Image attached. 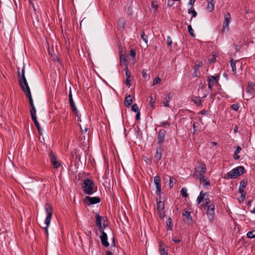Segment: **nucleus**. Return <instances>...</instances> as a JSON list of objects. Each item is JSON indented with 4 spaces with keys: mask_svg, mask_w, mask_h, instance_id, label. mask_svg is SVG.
Returning a JSON list of instances; mask_svg holds the SVG:
<instances>
[{
    "mask_svg": "<svg viewBox=\"0 0 255 255\" xmlns=\"http://www.w3.org/2000/svg\"><path fill=\"white\" fill-rule=\"evenodd\" d=\"M154 102H155L154 99L153 98L152 96H150V100L149 101V105L150 106V107L152 109L154 108Z\"/></svg>",
    "mask_w": 255,
    "mask_h": 255,
    "instance_id": "37",
    "label": "nucleus"
},
{
    "mask_svg": "<svg viewBox=\"0 0 255 255\" xmlns=\"http://www.w3.org/2000/svg\"><path fill=\"white\" fill-rule=\"evenodd\" d=\"M174 96V93L172 92H169L164 98L163 102L164 106L166 107H169V102Z\"/></svg>",
    "mask_w": 255,
    "mask_h": 255,
    "instance_id": "17",
    "label": "nucleus"
},
{
    "mask_svg": "<svg viewBox=\"0 0 255 255\" xmlns=\"http://www.w3.org/2000/svg\"><path fill=\"white\" fill-rule=\"evenodd\" d=\"M193 101L197 106L202 105V99L199 97H194L193 98Z\"/></svg>",
    "mask_w": 255,
    "mask_h": 255,
    "instance_id": "27",
    "label": "nucleus"
},
{
    "mask_svg": "<svg viewBox=\"0 0 255 255\" xmlns=\"http://www.w3.org/2000/svg\"><path fill=\"white\" fill-rule=\"evenodd\" d=\"M159 252L160 255H168L167 247L162 242L159 245Z\"/></svg>",
    "mask_w": 255,
    "mask_h": 255,
    "instance_id": "15",
    "label": "nucleus"
},
{
    "mask_svg": "<svg viewBox=\"0 0 255 255\" xmlns=\"http://www.w3.org/2000/svg\"><path fill=\"white\" fill-rule=\"evenodd\" d=\"M216 58H212L210 59V61L211 62H214L215 61Z\"/></svg>",
    "mask_w": 255,
    "mask_h": 255,
    "instance_id": "64",
    "label": "nucleus"
},
{
    "mask_svg": "<svg viewBox=\"0 0 255 255\" xmlns=\"http://www.w3.org/2000/svg\"><path fill=\"white\" fill-rule=\"evenodd\" d=\"M166 225L168 227L167 230L170 231L172 230L173 224L171 218H169V219L167 220Z\"/></svg>",
    "mask_w": 255,
    "mask_h": 255,
    "instance_id": "30",
    "label": "nucleus"
},
{
    "mask_svg": "<svg viewBox=\"0 0 255 255\" xmlns=\"http://www.w3.org/2000/svg\"><path fill=\"white\" fill-rule=\"evenodd\" d=\"M140 37L142 38V39L145 42V43L147 44L148 41L147 36L145 34L144 31L141 32Z\"/></svg>",
    "mask_w": 255,
    "mask_h": 255,
    "instance_id": "34",
    "label": "nucleus"
},
{
    "mask_svg": "<svg viewBox=\"0 0 255 255\" xmlns=\"http://www.w3.org/2000/svg\"><path fill=\"white\" fill-rule=\"evenodd\" d=\"M208 195L207 193H203V191H201L200 193L199 196L197 197V204H200L205 199V196Z\"/></svg>",
    "mask_w": 255,
    "mask_h": 255,
    "instance_id": "22",
    "label": "nucleus"
},
{
    "mask_svg": "<svg viewBox=\"0 0 255 255\" xmlns=\"http://www.w3.org/2000/svg\"><path fill=\"white\" fill-rule=\"evenodd\" d=\"M164 209V202L159 201L157 203V211L163 210Z\"/></svg>",
    "mask_w": 255,
    "mask_h": 255,
    "instance_id": "29",
    "label": "nucleus"
},
{
    "mask_svg": "<svg viewBox=\"0 0 255 255\" xmlns=\"http://www.w3.org/2000/svg\"><path fill=\"white\" fill-rule=\"evenodd\" d=\"M204 203L203 206L205 207V208H207V206H209V203H210V200L208 198H205L204 200Z\"/></svg>",
    "mask_w": 255,
    "mask_h": 255,
    "instance_id": "35",
    "label": "nucleus"
},
{
    "mask_svg": "<svg viewBox=\"0 0 255 255\" xmlns=\"http://www.w3.org/2000/svg\"><path fill=\"white\" fill-rule=\"evenodd\" d=\"M239 192L241 194V199L242 201H244L245 199L246 195V192L245 191V189L241 188L239 187Z\"/></svg>",
    "mask_w": 255,
    "mask_h": 255,
    "instance_id": "31",
    "label": "nucleus"
},
{
    "mask_svg": "<svg viewBox=\"0 0 255 255\" xmlns=\"http://www.w3.org/2000/svg\"><path fill=\"white\" fill-rule=\"evenodd\" d=\"M151 7L153 8H154L155 10H156L157 9V7H158V5L157 4H155L154 2H152V4H151Z\"/></svg>",
    "mask_w": 255,
    "mask_h": 255,
    "instance_id": "52",
    "label": "nucleus"
},
{
    "mask_svg": "<svg viewBox=\"0 0 255 255\" xmlns=\"http://www.w3.org/2000/svg\"><path fill=\"white\" fill-rule=\"evenodd\" d=\"M193 133L196 132L198 130L197 126H195V124H194L193 125Z\"/></svg>",
    "mask_w": 255,
    "mask_h": 255,
    "instance_id": "57",
    "label": "nucleus"
},
{
    "mask_svg": "<svg viewBox=\"0 0 255 255\" xmlns=\"http://www.w3.org/2000/svg\"><path fill=\"white\" fill-rule=\"evenodd\" d=\"M248 184V180H242L240 183V187L241 188L245 189Z\"/></svg>",
    "mask_w": 255,
    "mask_h": 255,
    "instance_id": "33",
    "label": "nucleus"
},
{
    "mask_svg": "<svg viewBox=\"0 0 255 255\" xmlns=\"http://www.w3.org/2000/svg\"><path fill=\"white\" fill-rule=\"evenodd\" d=\"M83 202L87 205H94L100 203L101 198L99 197H90L88 196L83 199Z\"/></svg>",
    "mask_w": 255,
    "mask_h": 255,
    "instance_id": "6",
    "label": "nucleus"
},
{
    "mask_svg": "<svg viewBox=\"0 0 255 255\" xmlns=\"http://www.w3.org/2000/svg\"><path fill=\"white\" fill-rule=\"evenodd\" d=\"M161 81V79L159 77H156L154 79L153 81V86H154L158 83H159Z\"/></svg>",
    "mask_w": 255,
    "mask_h": 255,
    "instance_id": "46",
    "label": "nucleus"
},
{
    "mask_svg": "<svg viewBox=\"0 0 255 255\" xmlns=\"http://www.w3.org/2000/svg\"><path fill=\"white\" fill-rule=\"evenodd\" d=\"M29 105H30V115L31 116V118L36 117V109L34 106L33 102L32 101L31 102H29Z\"/></svg>",
    "mask_w": 255,
    "mask_h": 255,
    "instance_id": "21",
    "label": "nucleus"
},
{
    "mask_svg": "<svg viewBox=\"0 0 255 255\" xmlns=\"http://www.w3.org/2000/svg\"><path fill=\"white\" fill-rule=\"evenodd\" d=\"M135 118L137 120H140V112H137V114L135 116Z\"/></svg>",
    "mask_w": 255,
    "mask_h": 255,
    "instance_id": "59",
    "label": "nucleus"
},
{
    "mask_svg": "<svg viewBox=\"0 0 255 255\" xmlns=\"http://www.w3.org/2000/svg\"><path fill=\"white\" fill-rule=\"evenodd\" d=\"M208 86L209 89H211L212 87V86H213V85H211V84H210V83H208Z\"/></svg>",
    "mask_w": 255,
    "mask_h": 255,
    "instance_id": "63",
    "label": "nucleus"
},
{
    "mask_svg": "<svg viewBox=\"0 0 255 255\" xmlns=\"http://www.w3.org/2000/svg\"><path fill=\"white\" fill-rule=\"evenodd\" d=\"M120 61L123 64H127V57L125 55H121L120 56Z\"/></svg>",
    "mask_w": 255,
    "mask_h": 255,
    "instance_id": "36",
    "label": "nucleus"
},
{
    "mask_svg": "<svg viewBox=\"0 0 255 255\" xmlns=\"http://www.w3.org/2000/svg\"><path fill=\"white\" fill-rule=\"evenodd\" d=\"M19 79V84L22 90L25 93L26 98L29 100V103L33 101L30 88L28 86L26 78L25 77L24 66L23 67L21 75L20 74L19 68H17Z\"/></svg>",
    "mask_w": 255,
    "mask_h": 255,
    "instance_id": "1",
    "label": "nucleus"
},
{
    "mask_svg": "<svg viewBox=\"0 0 255 255\" xmlns=\"http://www.w3.org/2000/svg\"><path fill=\"white\" fill-rule=\"evenodd\" d=\"M172 39L171 38V37L170 36H167V46L168 47H170V48H171V45H172Z\"/></svg>",
    "mask_w": 255,
    "mask_h": 255,
    "instance_id": "43",
    "label": "nucleus"
},
{
    "mask_svg": "<svg viewBox=\"0 0 255 255\" xmlns=\"http://www.w3.org/2000/svg\"><path fill=\"white\" fill-rule=\"evenodd\" d=\"M101 235L100 236L101 243L105 247H108L109 246V243L108 241V236L107 234L104 231V230L100 231Z\"/></svg>",
    "mask_w": 255,
    "mask_h": 255,
    "instance_id": "11",
    "label": "nucleus"
},
{
    "mask_svg": "<svg viewBox=\"0 0 255 255\" xmlns=\"http://www.w3.org/2000/svg\"><path fill=\"white\" fill-rule=\"evenodd\" d=\"M82 188L83 192L88 195H92L97 191V187L93 180L89 178L84 180Z\"/></svg>",
    "mask_w": 255,
    "mask_h": 255,
    "instance_id": "2",
    "label": "nucleus"
},
{
    "mask_svg": "<svg viewBox=\"0 0 255 255\" xmlns=\"http://www.w3.org/2000/svg\"><path fill=\"white\" fill-rule=\"evenodd\" d=\"M172 241L176 244H179L180 242V240L179 239H176L175 237L172 239Z\"/></svg>",
    "mask_w": 255,
    "mask_h": 255,
    "instance_id": "55",
    "label": "nucleus"
},
{
    "mask_svg": "<svg viewBox=\"0 0 255 255\" xmlns=\"http://www.w3.org/2000/svg\"><path fill=\"white\" fill-rule=\"evenodd\" d=\"M161 179L160 177L159 176H156L154 177V182L156 186V193L158 195L160 196V192H161Z\"/></svg>",
    "mask_w": 255,
    "mask_h": 255,
    "instance_id": "13",
    "label": "nucleus"
},
{
    "mask_svg": "<svg viewBox=\"0 0 255 255\" xmlns=\"http://www.w3.org/2000/svg\"><path fill=\"white\" fill-rule=\"evenodd\" d=\"M208 1L207 9L209 12H212L214 9L215 1V0H206Z\"/></svg>",
    "mask_w": 255,
    "mask_h": 255,
    "instance_id": "20",
    "label": "nucleus"
},
{
    "mask_svg": "<svg viewBox=\"0 0 255 255\" xmlns=\"http://www.w3.org/2000/svg\"><path fill=\"white\" fill-rule=\"evenodd\" d=\"M246 173L245 168L242 166H238L227 173V178L235 179L238 176L241 175Z\"/></svg>",
    "mask_w": 255,
    "mask_h": 255,
    "instance_id": "4",
    "label": "nucleus"
},
{
    "mask_svg": "<svg viewBox=\"0 0 255 255\" xmlns=\"http://www.w3.org/2000/svg\"><path fill=\"white\" fill-rule=\"evenodd\" d=\"M206 166L204 163H200L197 167L195 169V172L193 174L194 178L197 179L199 178V180H203L204 178V174L206 172Z\"/></svg>",
    "mask_w": 255,
    "mask_h": 255,
    "instance_id": "3",
    "label": "nucleus"
},
{
    "mask_svg": "<svg viewBox=\"0 0 255 255\" xmlns=\"http://www.w3.org/2000/svg\"><path fill=\"white\" fill-rule=\"evenodd\" d=\"M254 91V85L252 82H249L246 88V91L249 94H252Z\"/></svg>",
    "mask_w": 255,
    "mask_h": 255,
    "instance_id": "24",
    "label": "nucleus"
},
{
    "mask_svg": "<svg viewBox=\"0 0 255 255\" xmlns=\"http://www.w3.org/2000/svg\"><path fill=\"white\" fill-rule=\"evenodd\" d=\"M69 104L70 108L72 111L74 112V113L78 117V114L77 110V109L74 105V103L72 98V95L71 91H70V92L69 93Z\"/></svg>",
    "mask_w": 255,
    "mask_h": 255,
    "instance_id": "16",
    "label": "nucleus"
},
{
    "mask_svg": "<svg viewBox=\"0 0 255 255\" xmlns=\"http://www.w3.org/2000/svg\"><path fill=\"white\" fill-rule=\"evenodd\" d=\"M96 219V224L97 227L99 228V231L104 230V228H102V217L99 215V214H96L95 216Z\"/></svg>",
    "mask_w": 255,
    "mask_h": 255,
    "instance_id": "18",
    "label": "nucleus"
},
{
    "mask_svg": "<svg viewBox=\"0 0 255 255\" xmlns=\"http://www.w3.org/2000/svg\"><path fill=\"white\" fill-rule=\"evenodd\" d=\"M106 255H113L111 251H107L106 252Z\"/></svg>",
    "mask_w": 255,
    "mask_h": 255,
    "instance_id": "62",
    "label": "nucleus"
},
{
    "mask_svg": "<svg viewBox=\"0 0 255 255\" xmlns=\"http://www.w3.org/2000/svg\"><path fill=\"white\" fill-rule=\"evenodd\" d=\"M31 119H32V121L33 122L34 125L36 126L38 133L40 135L42 134V129L39 124V123L38 122V121L37 120L36 117L32 118H31Z\"/></svg>",
    "mask_w": 255,
    "mask_h": 255,
    "instance_id": "23",
    "label": "nucleus"
},
{
    "mask_svg": "<svg viewBox=\"0 0 255 255\" xmlns=\"http://www.w3.org/2000/svg\"><path fill=\"white\" fill-rule=\"evenodd\" d=\"M219 78V76H209L208 77V83L211 84L213 86L215 84L218 83V79Z\"/></svg>",
    "mask_w": 255,
    "mask_h": 255,
    "instance_id": "19",
    "label": "nucleus"
},
{
    "mask_svg": "<svg viewBox=\"0 0 255 255\" xmlns=\"http://www.w3.org/2000/svg\"><path fill=\"white\" fill-rule=\"evenodd\" d=\"M181 194L183 197H187L188 195L187 193V189L186 188H182L181 190Z\"/></svg>",
    "mask_w": 255,
    "mask_h": 255,
    "instance_id": "39",
    "label": "nucleus"
},
{
    "mask_svg": "<svg viewBox=\"0 0 255 255\" xmlns=\"http://www.w3.org/2000/svg\"><path fill=\"white\" fill-rule=\"evenodd\" d=\"M131 111L134 112H138L139 111L138 107L137 104H134L131 106Z\"/></svg>",
    "mask_w": 255,
    "mask_h": 255,
    "instance_id": "41",
    "label": "nucleus"
},
{
    "mask_svg": "<svg viewBox=\"0 0 255 255\" xmlns=\"http://www.w3.org/2000/svg\"><path fill=\"white\" fill-rule=\"evenodd\" d=\"M241 149H242V148H241V147L240 146H238L236 148V149L235 152L238 154L240 153Z\"/></svg>",
    "mask_w": 255,
    "mask_h": 255,
    "instance_id": "53",
    "label": "nucleus"
},
{
    "mask_svg": "<svg viewBox=\"0 0 255 255\" xmlns=\"http://www.w3.org/2000/svg\"><path fill=\"white\" fill-rule=\"evenodd\" d=\"M207 215L208 219L211 221L213 219L215 214V205L214 204L209 205L207 206Z\"/></svg>",
    "mask_w": 255,
    "mask_h": 255,
    "instance_id": "10",
    "label": "nucleus"
},
{
    "mask_svg": "<svg viewBox=\"0 0 255 255\" xmlns=\"http://www.w3.org/2000/svg\"><path fill=\"white\" fill-rule=\"evenodd\" d=\"M158 215L160 218H163L165 216V212L164 210L157 211Z\"/></svg>",
    "mask_w": 255,
    "mask_h": 255,
    "instance_id": "42",
    "label": "nucleus"
},
{
    "mask_svg": "<svg viewBox=\"0 0 255 255\" xmlns=\"http://www.w3.org/2000/svg\"><path fill=\"white\" fill-rule=\"evenodd\" d=\"M45 208L46 210V212L47 214L46 218L45 221V224H46V227H44L43 229L45 231L46 234L47 236L48 235V227L50 225L52 215V208L51 206L48 204H46L45 206Z\"/></svg>",
    "mask_w": 255,
    "mask_h": 255,
    "instance_id": "5",
    "label": "nucleus"
},
{
    "mask_svg": "<svg viewBox=\"0 0 255 255\" xmlns=\"http://www.w3.org/2000/svg\"><path fill=\"white\" fill-rule=\"evenodd\" d=\"M231 108L235 111H237L239 108V106L237 104H235L232 105Z\"/></svg>",
    "mask_w": 255,
    "mask_h": 255,
    "instance_id": "50",
    "label": "nucleus"
},
{
    "mask_svg": "<svg viewBox=\"0 0 255 255\" xmlns=\"http://www.w3.org/2000/svg\"><path fill=\"white\" fill-rule=\"evenodd\" d=\"M170 125V123L167 121L162 122L160 123V125L158 126L159 127H165L166 126H169Z\"/></svg>",
    "mask_w": 255,
    "mask_h": 255,
    "instance_id": "44",
    "label": "nucleus"
},
{
    "mask_svg": "<svg viewBox=\"0 0 255 255\" xmlns=\"http://www.w3.org/2000/svg\"><path fill=\"white\" fill-rule=\"evenodd\" d=\"M188 13H191L192 14V17H196L197 13L196 12V11L194 9H193L192 10H189L188 11Z\"/></svg>",
    "mask_w": 255,
    "mask_h": 255,
    "instance_id": "47",
    "label": "nucleus"
},
{
    "mask_svg": "<svg viewBox=\"0 0 255 255\" xmlns=\"http://www.w3.org/2000/svg\"><path fill=\"white\" fill-rule=\"evenodd\" d=\"M132 103V99L130 95H128L125 99V105L126 107H129Z\"/></svg>",
    "mask_w": 255,
    "mask_h": 255,
    "instance_id": "25",
    "label": "nucleus"
},
{
    "mask_svg": "<svg viewBox=\"0 0 255 255\" xmlns=\"http://www.w3.org/2000/svg\"><path fill=\"white\" fill-rule=\"evenodd\" d=\"M207 112L206 111H205V110H202V111H201L200 112V113H201L202 115H205L206 114Z\"/></svg>",
    "mask_w": 255,
    "mask_h": 255,
    "instance_id": "60",
    "label": "nucleus"
},
{
    "mask_svg": "<svg viewBox=\"0 0 255 255\" xmlns=\"http://www.w3.org/2000/svg\"><path fill=\"white\" fill-rule=\"evenodd\" d=\"M196 0H190L189 3L191 5H193L195 2Z\"/></svg>",
    "mask_w": 255,
    "mask_h": 255,
    "instance_id": "61",
    "label": "nucleus"
},
{
    "mask_svg": "<svg viewBox=\"0 0 255 255\" xmlns=\"http://www.w3.org/2000/svg\"><path fill=\"white\" fill-rule=\"evenodd\" d=\"M166 132V130L163 129H160L157 132V143L159 144V145H161V144L163 143L165 139Z\"/></svg>",
    "mask_w": 255,
    "mask_h": 255,
    "instance_id": "9",
    "label": "nucleus"
},
{
    "mask_svg": "<svg viewBox=\"0 0 255 255\" xmlns=\"http://www.w3.org/2000/svg\"><path fill=\"white\" fill-rule=\"evenodd\" d=\"M200 67V65L199 64H195L194 69V76L195 77H198L200 76V72L199 70V67Z\"/></svg>",
    "mask_w": 255,
    "mask_h": 255,
    "instance_id": "26",
    "label": "nucleus"
},
{
    "mask_svg": "<svg viewBox=\"0 0 255 255\" xmlns=\"http://www.w3.org/2000/svg\"><path fill=\"white\" fill-rule=\"evenodd\" d=\"M237 62H238V61H235L234 62V60L233 59H231L230 60V63H231V66L232 67V70L234 74H235L237 72L236 64Z\"/></svg>",
    "mask_w": 255,
    "mask_h": 255,
    "instance_id": "28",
    "label": "nucleus"
},
{
    "mask_svg": "<svg viewBox=\"0 0 255 255\" xmlns=\"http://www.w3.org/2000/svg\"><path fill=\"white\" fill-rule=\"evenodd\" d=\"M174 4V2L173 1H172L171 0H169L167 2V5L171 7L172 6H173Z\"/></svg>",
    "mask_w": 255,
    "mask_h": 255,
    "instance_id": "54",
    "label": "nucleus"
},
{
    "mask_svg": "<svg viewBox=\"0 0 255 255\" xmlns=\"http://www.w3.org/2000/svg\"><path fill=\"white\" fill-rule=\"evenodd\" d=\"M49 155L50 157V161L52 164L53 167L55 168H59L61 165V164L57 160L55 154L53 151H50Z\"/></svg>",
    "mask_w": 255,
    "mask_h": 255,
    "instance_id": "7",
    "label": "nucleus"
},
{
    "mask_svg": "<svg viewBox=\"0 0 255 255\" xmlns=\"http://www.w3.org/2000/svg\"><path fill=\"white\" fill-rule=\"evenodd\" d=\"M126 77H127V78L128 79V78H130V71H129V70L128 69V67L126 66Z\"/></svg>",
    "mask_w": 255,
    "mask_h": 255,
    "instance_id": "49",
    "label": "nucleus"
},
{
    "mask_svg": "<svg viewBox=\"0 0 255 255\" xmlns=\"http://www.w3.org/2000/svg\"><path fill=\"white\" fill-rule=\"evenodd\" d=\"M200 181L201 182L203 183V184H204L203 186H204V187H206L207 186H210V181L209 180L207 181L204 178H203V180H200Z\"/></svg>",
    "mask_w": 255,
    "mask_h": 255,
    "instance_id": "38",
    "label": "nucleus"
},
{
    "mask_svg": "<svg viewBox=\"0 0 255 255\" xmlns=\"http://www.w3.org/2000/svg\"><path fill=\"white\" fill-rule=\"evenodd\" d=\"M224 18H225V20H224V25L223 26L222 32H223L225 30L226 28H227V30H228L229 29V23L231 22V16L230 13L229 12L227 13L225 15Z\"/></svg>",
    "mask_w": 255,
    "mask_h": 255,
    "instance_id": "12",
    "label": "nucleus"
},
{
    "mask_svg": "<svg viewBox=\"0 0 255 255\" xmlns=\"http://www.w3.org/2000/svg\"><path fill=\"white\" fill-rule=\"evenodd\" d=\"M234 158L235 160H238L240 159V156L238 155V153L234 152Z\"/></svg>",
    "mask_w": 255,
    "mask_h": 255,
    "instance_id": "56",
    "label": "nucleus"
},
{
    "mask_svg": "<svg viewBox=\"0 0 255 255\" xmlns=\"http://www.w3.org/2000/svg\"><path fill=\"white\" fill-rule=\"evenodd\" d=\"M247 237L249 239H253L255 238V230L249 232L247 234Z\"/></svg>",
    "mask_w": 255,
    "mask_h": 255,
    "instance_id": "32",
    "label": "nucleus"
},
{
    "mask_svg": "<svg viewBox=\"0 0 255 255\" xmlns=\"http://www.w3.org/2000/svg\"><path fill=\"white\" fill-rule=\"evenodd\" d=\"M188 31L192 37H195V34H194V31L191 25L188 26Z\"/></svg>",
    "mask_w": 255,
    "mask_h": 255,
    "instance_id": "40",
    "label": "nucleus"
},
{
    "mask_svg": "<svg viewBox=\"0 0 255 255\" xmlns=\"http://www.w3.org/2000/svg\"><path fill=\"white\" fill-rule=\"evenodd\" d=\"M142 75L143 77L146 79L147 78V70L143 69L142 71Z\"/></svg>",
    "mask_w": 255,
    "mask_h": 255,
    "instance_id": "48",
    "label": "nucleus"
},
{
    "mask_svg": "<svg viewBox=\"0 0 255 255\" xmlns=\"http://www.w3.org/2000/svg\"><path fill=\"white\" fill-rule=\"evenodd\" d=\"M182 215L183 217V220L184 222L188 224H190L192 223V219L191 216V213L189 211L184 210L183 212Z\"/></svg>",
    "mask_w": 255,
    "mask_h": 255,
    "instance_id": "14",
    "label": "nucleus"
},
{
    "mask_svg": "<svg viewBox=\"0 0 255 255\" xmlns=\"http://www.w3.org/2000/svg\"><path fill=\"white\" fill-rule=\"evenodd\" d=\"M129 55L132 58H135L136 55V51L133 49H131L129 51Z\"/></svg>",
    "mask_w": 255,
    "mask_h": 255,
    "instance_id": "45",
    "label": "nucleus"
},
{
    "mask_svg": "<svg viewBox=\"0 0 255 255\" xmlns=\"http://www.w3.org/2000/svg\"><path fill=\"white\" fill-rule=\"evenodd\" d=\"M126 84L129 87L131 86L130 80L129 79V78L126 79Z\"/></svg>",
    "mask_w": 255,
    "mask_h": 255,
    "instance_id": "51",
    "label": "nucleus"
},
{
    "mask_svg": "<svg viewBox=\"0 0 255 255\" xmlns=\"http://www.w3.org/2000/svg\"><path fill=\"white\" fill-rule=\"evenodd\" d=\"M172 179H173V178L172 177H170V179H169L170 183H169V184H170V187H173V185H174V183H173V182L172 181Z\"/></svg>",
    "mask_w": 255,
    "mask_h": 255,
    "instance_id": "58",
    "label": "nucleus"
},
{
    "mask_svg": "<svg viewBox=\"0 0 255 255\" xmlns=\"http://www.w3.org/2000/svg\"><path fill=\"white\" fill-rule=\"evenodd\" d=\"M164 150L162 145H160L156 149V153L154 156L155 162L158 163L161 159L163 151Z\"/></svg>",
    "mask_w": 255,
    "mask_h": 255,
    "instance_id": "8",
    "label": "nucleus"
}]
</instances>
